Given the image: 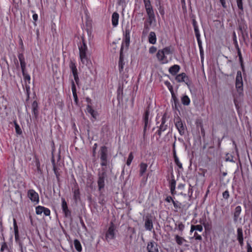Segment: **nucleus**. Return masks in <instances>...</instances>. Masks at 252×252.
<instances>
[{
	"mask_svg": "<svg viewBox=\"0 0 252 252\" xmlns=\"http://www.w3.org/2000/svg\"><path fill=\"white\" fill-rule=\"evenodd\" d=\"M171 54L170 47H167L163 49L159 50L157 53V57L160 63L164 64L168 62L167 55Z\"/></svg>",
	"mask_w": 252,
	"mask_h": 252,
	"instance_id": "1",
	"label": "nucleus"
},
{
	"mask_svg": "<svg viewBox=\"0 0 252 252\" xmlns=\"http://www.w3.org/2000/svg\"><path fill=\"white\" fill-rule=\"evenodd\" d=\"M116 226L113 222L110 223L109 226L105 233V240L109 242L116 237Z\"/></svg>",
	"mask_w": 252,
	"mask_h": 252,
	"instance_id": "2",
	"label": "nucleus"
},
{
	"mask_svg": "<svg viewBox=\"0 0 252 252\" xmlns=\"http://www.w3.org/2000/svg\"><path fill=\"white\" fill-rule=\"evenodd\" d=\"M148 15V18L144 22V29L143 31V34H147L150 30V26L152 24L156 22V18L154 13H147Z\"/></svg>",
	"mask_w": 252,
	"mask_h": 252,
	"instance_id": "3",
	"label": "nucleus"
},
{
	"mask_svg": "<svg viewBox=\"0 0 252 252\" xmlns=\"http://www.w3.org/2000/svg\"><path fill=\"white\" fill-rule=\"evenodd\" d=\"M108 150L106 146H102L99 151L100 164L102 166H106L108 163L107 159Z\"/></svg>",
	"mask_w": 252,
	"mask_h": 252,
	"instance_id": "4",
	"label": "nucleus"
},
{
	"mask_svg": "<svg viewBox=\"0 0 252 252\" xmlns=\"http://www.w3.org/2000/svg\"><path fill=\"white\" fill-rule=\"evenodd\" d=\"M175 125L177 128L179 133L181 135H183L186 131L187 127L185 123H184L181 118L179 117L175 119Z\"/></svg>",
	"mask_w": 252,
	"mask_h": 252,
	"instance_id": "5",
	"label": "nucleus"
},
{
	"mask_svg": "<svg viewBox=\"0 0 252 252\" xmlns=\"http://www.w3.org/2000/svg\"><path fill=\"white\" fill-rule=\"evenodd\" d=\"M235 85L238 91H242L243 90V83L242 73L240 71H238L237 72Z\"/></svg>",
	"mask_w": 252,
	"mask_h": 252,
	"instance_id": "6",
	"label": "nucleus"
},
{
	"mask_svg": "<svg viewBox=\"0 0 252 252\" xmlns=\"http://www.w3.org/2000/svg\"><path fill=\"white\" fill-rule=\"evenodd\" d=\"M103 170L104 169L103 168ZM106 177V172L105 171H104L101 173L98 174V179L97 181V184L98 186V189L99 190H101L104 187V179Z\"/></svg>",
	"mask_w": 252,
	"mask_h": 252,
	"instance_id": "7",
	"label": "nucleus"
},
{
	"mask_svg": "<svg viewBox=\"0 0 252 252\" xmlns=\"http://www.w3.org/2000/svg\"><path fill=\"white\" fill-rule=\"evenodd\" d=\"M62 208L65 217L69 218L71 216V212L68 208L66 202L63 198H62Z\"/></svg>",
	"mask_w": 252,
	"mask_h": 252,
	"instance_id": "8",
	"label": "nucleus"
},
{
	"mask_svg": "<svg viewBox=\"0 0 252 252\" xmlns=\"http://www.w3.org/2000/svg\"><path fill=\"white\" fill-rule=\"evenodd\" d=\"M175 79L178 82H185L188 86L189 85V78L185 73H182L177 75Z\"/></svg>",
	"mask_w": 252,
	"mask_h": 252,
	"instance_id": "9",
	"label": "nucleus"
},
{
	"mask_svg": "<svg viewBox=\"0 0 252 252\" xmlns=\"http://www.w3.org/2000/svg\"><path fill=\"white\" fill-rule=\"evenodd\" d=\"M147 250L148 252H159L157 244L153 241L148 243Z\"/></svg>",
	"mask_w": 252,
	"mask_h": 252,
	"instance_id": "10",
	"label": "nucleus"
},
{
	"mask_svg": "<svg viewBox=\"0 0 252 252\" xmlns=\"http://www.w3.org/2000/svg\"><path fill=\"white\" fill-rule=\"evenodd\" d=\"M28 195L32 201L37 203L39 202L38 194L33 189H30L28 191Z\"/></svg>",
	"mask_w": 252,
	"mask_h": 252,
	"instance_id": "11",
	"label": "nucleus"
},
{
	"mask_svg": "<svg viewBox=\"0 0 252 252\" xmlns=\"http://www.w3.org/2000/svg\"><path fill=\"white\" fill-rule=\"evenodd\" d=\"M145 228L146 230L151 231L153 229V224L152 219L149 216H146L145 219Z\"/></svg>",
	"mask_w": 252,
	"mask_h": 252,
	"instance_id": "12",
	"label": "nucleus"
},
{
	"mask_svg": "<svg viewBox=\"0 0 252 252\" xmlns=\"http://www.w3.org/2000/svg\"><path fill=\"white\" fill-rule=\"evenodd\" d=\"M242 211V208L240 206H237L235 208L233 213V221L235 223L238 221V219Z\"/></svg>",
	"mask_w": 252,
	"mask_h": 252,
	"instance_id": "13",
	"label": "nucleus"
},
{
	"mask_svg": "<svg viewBox=\"0 0 252 252\" xmlns=\"http://www.w3.org/2000/svg\"><path fill=\"white\" fill-rule=\"evenodd\" d=\"M237 238L239 243V244L242 246L244 244V238H243V230L241 227H239L237 229Z\"/></svg>",
	"mask_w": 252,
	"mask_h": 252,
	"instance_id": "14",
	"label": "nucleus"
},
{
	"mask_svg": "<svg viewBox=\"0 0 252 252\" xmlns=\"http://www.w3.org/2000/svg\"><path fill=\"white\" fill-rule=\"evenodd\" d=\"M149 109H147L145 112L144 117H143V121L144 123V132L146 131L147 127H149L150 126V124L149 123Z\"/></svg>",
	"mask_w": 252,
	"mask_h": 252,
	"instance_id": "15",
	"label": "nucleus"
},
{
	"mask_svg": "<svg viewBox=\"0 0 252 252\" xmlns=\"http://www.w3.org/2000/svg\"><path fill=\"white\" fill-rule=\"evenodd\" d=\"M18 57L19 59V60L20 63V65L21 70H24L26 69V63L25 62V59L23 53H19L18 55Z\"/></svg>",
	"mask_w": 252,
	"mask_h": 252,
	"instance_id": "16",
	"label": "nucleus"
},
{
	"mask_svg": "<svg viewBox=\"0 0 252 252\" xmlns=\"http://www.w3.org/2000/svg\"><path fill=\"white\" fill-rule=\"evenodd\" d=\"M147 13H154L150 0H143Z\"/></svg>",
	"mask_w": 252,
	"mask_h": 252,
	"instance_id": "17",
	"label": "nucleus"
},
{
	"mask_svg": "<svg viewBox=\"0 0 252 252\" xmlns=\"http://www.w3.org/2000/svg\"><path fill=\"white\" fill-rule=\"evenodd\" d=\"M124 57L123 55V53L120 52L119 61V63H118L119 70L120 72H121L123 71L124 65L125 64V63L124 62Z\"/></svg>",
	"mask_w": 252,
	"mask_h": 252,
	"instance_id": "18",
	"label": "nucleus"
},
{
	"mask_svg": "<svg viewBox=\"0 0 252 252\" xmlns=\"http://www.w3.org/2000/svg\"><path fill=\"white\" fill-rule=\"evenodd\" d=\"M119 19V14L116 12H114L112 16V24L114 27H116L118 25Z\"/></svg>",
	"mask_w": 252,
	"mask_h": 252,
	"instance_id": "19",
	"label": "nucleus"
},
{
	"mask_svg": "<svg viewBox=\"0 0 252 252\" xmlns=\"http://www.w3.org/2000/svg\"><path fill=\"white\" fill-rule=\"evenodd\" d=\"M130 44V38H125L123 40L122 42L120 52L123 53L125 46L126 47V50H127Z\"/></svg>",
	"mask_w": 252,
	"mask_h": 252,
	"instance_id": "20",
	"label": "nucleus"
},
{
	"mask_svg": "<svg viewBox=\"0 0 252 252\" xmlns=\"http://www.w3.org/2000/svg\"><path fill=\"white\" fill-rule=\"evenodd\" d=\"M82 41H83L82 45H81L80 46H79V56L86 55V52L87 51V46L84 41V39H83Z\"/></svg>",
	"mask_w": 252,
	"mask_h": 252,
	"instance_id": "21",
	"label": "nucleus"
},
{
	"mask_svg": "<svg viewBox=\"0 0 252 252\" xmlns=\"http://www.w3.org/2000/svg\"><path fill=\"white\" fill-rule=\"evenodd\" d=\"M180 69V67L179 65L175 64L169 68V72L172 75H175L179 71Z\"/></svg>",
	"mask_w": 252,
	"mask_h": 252,
	"instance_id": "22",
	"label": "nucleus"
},
{
	"mask_svg": "<svg viewBox=\"0 0 252 252\" xmlns=\"http://www.w3.org/2000/svg\"><path fill=\"white\" fill-rule=\"evenodd\" d=\"M73 198L76 203L80 200V191L78 187H75L73 191Z\"/></svg>",
	"mask_w": 252,
	"mask_h": 252,
	"instance_id": "23",
	"label": "nucleus"
},
{
	"mask_svg": "<svg viewBox=\"0 0 252 252\" xmlns=\"http://www.w3.org/2000/svg\"><path fill=\"white\" fill-rule=\"evenodd\" d=\"M87 111L88 113H89L91 116L93 117V118L94 119H96L97 116L98 115L97 112L94 110L92 107L88 105L87 107Z\"/></svg>",
	"mask_w": 252,
	"mask_h": 252,
	"instance_id": "24",
	"label": "nucleus"
},
{
	"mask_svg": "<svg viewBox=\"0 0 252 252\" xmlns=\"http://www.w3.org/2000/svg\"><path fill=\"white\" fill-rule=\"evenodd\" d=\"M32 113L35 118H37L38 115V104L36 101H34L32 103Z\"/></svg>",
	"mask_w": 252,
	"mask_h": 252,
	"instance_id": "25",
	"label": "nucleus"
},
{
	"mask_svg": "<svg viewBox=\"0 0 252 252\" xmlns=\"http://www.w3.org/2000/svg\"><path fill=\"white\" fill-rule=\"evenodd\" d=\"M175 240L176 243L179 246L182 245L184 243L187 242L186 239H185L183 237L179 236L178 235H175Z\"/></svg>",
	"mask_w": 252,
	"mask_h": 252,
	"instance_id": "26",
	"label": "nucleus"
},
{
	"mask_svg": "<svg viewBox=\"0 0 252 252\" xmlns=\"http://www.w3.org/2000/svg\"><path fill=\"white\" fill-rule=\"evenodd\" d=\"M175 187H176V181L174 178L172 179L170 182V188L171 193L172 195H174L176 194V192L175 191Z\"/></svg>",
	"mask_w": 252,
	"mask_h": 252,
	"instance_id": "27",
	"label": "nucleus"
},
{
	"mask_svg": "<svg viewBox=\"0 0 252 252\" xmlns=\"http://www.w3.org/2000/svg\"><path fill=\"white\" fill-rule=\"evenodd\" d=\"M156 33L153 32H150L149 36V42L152 44H154L156 43Z\"/></svg>",
	"mask_w": 252,
	"mask_h": 252,
	"instance_id": "28",
	"label": "nucleus"
},
{
	"mask_svg": "<svg viewBox=\"0 0 252 252\" xmlns=\"http://www.w3.org/2000/svg\"><path fill=\"white\" fill-rule=\"evenodd\" d=\"M69 68L71 70L73 75L78 74L77 69L75 63L72 61H70L69 63Z\"/></svg>",
	"mask_w": 252,
	"mask_h": 252,
	"instance_id": "29",
	"label": "nucleus"
},
{
	"mask_svg": "<svg viewBox=\"0 0 252 252\" xmlns=\"http://www.w3.org/2000/svg\"><path fill=\"white\" fill-rule=\"evenodd\" d=\"M181 102L184 105H189L190 104V99L187 95H184L181 97Z\"/></svg>",
	"mask_w": 252,
	"mask_h": 252,
	"instance_id": "30",
	"label": "nucleus"
},
{
	"mask_svg": "<svg viewBox=\"0 0 252 252\" xmlns=\"http://www.w3.org/2000/svg\"><path fill=\"white\" fill-rule=\"evenodd\" d=\"M74 247H75V249L78 252H81V251H82V246H81V245L80 244V241L78 240H77V239L74 240Z\"/></svg>",
	"mask_w": 252,
	"mask_h": 252,
	"instance_id": "31",
	"label": "nucleus"
},
{
	"mask_svg": "<svg viewBox=\"0 0 252 252\" xmlns=\"http://www.w3.org/2000/svg\"><path fill=\"white\" fill-rule=\"evenodd\" d=\"M140 166V175L142 176L147 170V164L144 163H141Z\"/></svg>",
	"mask_w": 252,
	"mask_h": 252,
	"instance_id": "32",
	"label": "nucleus"
},
{
	"mask_svg": "<svg viewBox=\"0 0 252 252\" xmlns=\"http://www.w3.org/2000/svg\"><path fill=\"white\" fill-rule=\"evenodd\" d=\"M22 74L24 77V79L25 82L28 81L29 83H30L31 77L30 75H29L26 71V70H24L22 71Z\"/></svg>",
	"mask_w": 252,
	"mask_h": 252,
	"instance_id": "33",
	"label": "nucleus"
},
{
	"mask_svg": "<svg viewBox=\"0 0 252 252\" xmlns=\"http://www.w3.org/2000/svg\"><path fill=\"white\" fill-rule=\"evenodd\" d=\"M80 59L83 64L87 65L89 60L86 55H80Z\"/></svg>",
	"mask_w": 252,
	"mask_h": 252,
	"instance_id": "34",
	"label": "nucleus"
},
{
	"mask_svg": "<svg viewBox=\"0 0 252 252\" xmlns=\"http://www.w3.org/2000/svg\"><path fill=\"white\" fill-rule=\"evenodd\" d=\"M171 95H172V99L173 100L174 102V106L176 108L177 107V105L179 104V100L177 98V97L176 96L174 92L172 93H171Z\"/></svg>",
	"mask_w": 252,
	"mask_h": 252,
	"instance_id": "35",
	"label": "nucleus"
},
{
	"mask_svg": "<svg viewBox=\"0 0 252 252\" xmlns=\"http://www.w3.org/2000/svg\"><path fill=\"white\" fill-rule=\"evenodd\" d=\"M237 49H238V55L239 56V61L241 63V66L242 68V69H244V64L243 63V59H242V56L240 51V49L238 47V45H237Z\"/></svg>",
	"mask_w": 252,
	"mask_h": 252,
	"instance_id": "36",
	"label": "nucleus"
},
{
	"mask_svg": "<svg viewBox=\"0 0 252 252\" xmlns=\"http://www.w3.org/2000/svg\"><path fill=\"white\" fill-rule=\"evenodd\" d=\"M167 126L165 125H160L158 131V135L160 136L161 132L165 131L167 128Z\"/></svg>",
	"mask_w": 252,
	"mask_h": 252,
	"instance_id": "37",
	"label": "nucleus"
},
{
	"mask_svg": "<svg viewBox=\"0 0 252 252\" xmlns=\"http://www.w3.org/2000/svg\"><path fill=\"white\" fill-rule=\"evenodd\" d=\"M197 42H198V46H199V50H200V53L201 60H202V59L203 58V48H202V42H201V39H199V40H197Z\"/></svg>",
	"mask_w": 252,
	"mask_h": 252,
	"instance_id": "38",
	"label": "nucleus"
},
{
	"mask_svg": "<svg viewBox=\"0 0 252 252\" xmlns=\"http://www.w3.org/2000/svg\"><path fill=\"white\" fill-rule=\"evenodd\" d=\"M44 209V207L41 206H38L35 208L36 214L37 215H41Z\"/></svg>",
	"mask_w": 252,
	"mask_h": 252,
	"instance_id": "39",
	"label": "nucleus"
},
{
	"mask_svg": "<svg viewBox=\"0 0 252 252\" xmlns=\"http://www.w3.org/2000/svg\"><path fill=\"white\" fill-rule=\"evenodd\" d=\"M237 2V5L238 8L242 11L243 12L244 8L243 6V0H236Z\"/></svg>",
	"mask_w": 252,
	"mask_h": 252,
	"instance_id": "40",
	"label": "nucleus"
},
{
	"mask_svg": "<svg viewBox=\"0 0 252 252\" xmlns=\"http://www.w3.org/2000/svg\"><path fill=\"white\" fill-rule=\"evenodd\" d=\"M13 225H14V235H15V236L18 235L19 234L18 228V226L17 225L16 220L15 219H13Z\"/></svg>",
	"mask_w": 252,
	"mask_h": 252,
	"instance_id": "41",
	"label": "nucleus"
},
{
	"mask_svg": "<svg viewBox=\"0 0 252 252\" xmlns=\"http://www.w3.org/2000/svg\"><path fill=\"white\" fill-rule=\"evenodd\" d=\"M13 225H14V235H15V236L18 235L19 234L18 228V226L17 225L16 220L15 219H13Z\"/></svg>",
	"mask_w": 252,
	"mask_h": 252,
	"instance_id": "42",
	"label": "nucleus"
},
{
	"mask_svg": "<svg viewBox=\"0 0 252 252\" xmlns=\"http://www.w3.org/2000/svg\"><path fill=\"white\" fill-rule=\"evenodd\" d=\"M173 204L174 205V208L176 209V211H177L178 209H180L181 208V203H180L178 201H173Z\"/></svg>",
	"mask_w": 252,
	"mask_h": 252,
	"instance_id": "43",
	"label": "nucleus"
},
{
	"mask_svg": "<svg viewBox=\"0 0 252 252\" xmlns=\"http://www.w3.org/2000/svg\"><path fill=\"white\" fill-rule=\"evenodd\" d=\"M164 84L167 86L170 93L174 92L173 87L168 81H165Z\"/></svg>",
	"mask_w": 252,
	"mask_h": 252,
	"instance_id": "44",
	"label": "nucleus"
},
{
	"mask_svg": "<svg viewBox=\"0 0 252 252\" xmlns=\"http://www.w3.org/2000/svg\"><path fill=\"white\" fill-rule=\"evenodd\" d=\"M133 159V156L132 153H130L126 161V164L129 166L130 165L132 160Z\"/></svg>",
	"mask_w": 252,
	"mask_h": 252,
	"instance_id": "45",
	"label": "nucleus"
},
{
	"mask_svg": "<svg viewBox=\"0 0 252 252\" xmlns=\"http://www.w3.org/2000/svg\"><path fill=\"white\" fill-rule=\"evenodd\" d=\"M14 125H15V128L16 133L18 134H21L22 133V131L19 126L18 125V124L16 122L14 123Z\"/></svg>",
	"mask_w": 252,
	"mask_h": 252,
	"instance_id": "46",
	"label": "nucleus"
},
{
	"mask_svg": "<svg viewBox=\"0 0 252 252\" xmlns=\"http://www.w3.org/2000/svg\"><path fill=\"white\" fill-rule=\"evenodd\" d=\"M194 32L197 40L200 39V34L198 27L194 28Z\"/></svg>",
	"mask_w": 252,
	"mask_h": 252,
	"instance_id": "47",
	"label": "nucleus"
},
{
	"mask_svg": "<svg viewBox=\"0 0 252 252\" xmlns=\"http://www.w3.org/2000/svg\"><path fill=\"white\" fill-rule=\"evenodd\" d=\"M174 161L176 164L178 166V167L180 169H183L182 164L179 161V159L178 157H175V158H174Z\"/></svg>",
	"mask_w": 252,
	"mask_h": 252,
	"instance_id": "48",
	"label": "nucleus"
},
{
	"mask_svg": "<svg viewBox=\"0 0 252 252\" xmlns=\"http://www.w3.org/2000/svg\"><path fill=\"white\" fill-rule=\"evenodd\" d=\"M230 195L228 190H226L222 193V197L224 199L227 200L229 198Z\"/></svg>",
	"mask_w": 252,
	"mask_h": 252,
	"instance_id": "49",
	"label": "nucleus"
},
{
	"mask_svg": "<svg viewBox=\"0 0 252 252\" xmlns=\"http://www.w3.org/2000/svg\"><path fill=\"white\" fill-rule=\"evenodd\" d=\"M178 228L179 230H180L181 232H182L185 228L184 224L182 222H179L178 224Z\"/></svg>",
	"mask_w": 252,
	"mask_h": 252,
	"instance_id": "50",
	"label": "nucleus"
},
{
	"mask_svg": "<svg viewBox=\"0 0 252 252\" xmlns=\"http://www.w3.org/2000/svg\"><path fill=\"white\" fill-rule=\"evenodd\" d=\"M124 37L130 38V30L128 28L126 29Z\"/></svg>",
	"mask_w": 252,
	"mask_h": 252,
	"instance_id": "51",
	"label": "nucleus"
},
{
	"mask_svg": "<svg viewBox=\"0 0 252 252\" xmlns=\"http://www.w3.org/2000/svg\"><path fill=\"white\" fill-rule=\"evenodd\" d=\"M71 90H72V93L73 92H76L77 91H76V86H75V82L74 81L72 80H71Z\"/></svg>",
	"mask_w": 252,
	"mask_h": 252,
	"instance_id": "52",
	"label": "nucleus"
},
{
	"mask_svg": "<svg viewBox=\"0 0 252 252\" xmlns=\"http://www.w3.org/2000/svg\"><path fill=\"white\" fill-rule=\"evenodd\" d=\"M53 170H54V173L56 175L57 178H58L59 176H60V174L58 172V169L57 168L56 166H53Z\"/></svg>",
	"mask_w": 252,
	"mask_h": 252,
	"instance_id": "53",
	"label": "nucleus"
},
{
	"mask_svg": "<svg viewBox=\"0 0 252 252\" xmlns=\"http://www.w3.org/2000/svg\"><path fill=\"white\" fill-rule=\"evenodd\" d=\"M73 94V98H74V101L76 103V104H78V97H77V92H73L72 93Z\"/></svg>",
	"mask_w": 252,
	"mask_h": 252,
	"instance_id": "54",
	"label": "nucleus"
},
{
	"mask_svg": "<svg viewBox=\"0 0 252 252\" xmlns=\"http://www.w3.org/2000/svg\"><path fill=\"white\" fill-rule=\"evenodd\" d=\"M194 237L196 240H198L199 241H201L202 239L201 236L198 234V233L196 232H195L194 234Z\"/></svg>",
	"mask_w": 252,
	"mask_h": 252,
	"instance_id": "55",
	"label": "nucleus"
},
{
	"mask_svg": "<svg viewBox=\"0 0 252 252\" xmlns=\"http://www.w3.org/2000/svg\"><path fill=\"white\" fill-rule=\"evenodd\" d=\"M74 79L75 80V82L77 86L79 85V78L78 76V74H75V75H73Z\"/></svg>",
	"mask_w": 252,
	"mask_h": 252,
	"instance_id": "56",
	"label": "nucleus"
},
{
	"mask_svg": "<svg viewBox=\"0 0 252 252\" xmlns=\"http://www.w3.org/2000/svg\"><path fill=\"white\" fill-rule=\"evenodd\" d=\"M43 213L46 216H48L50 215V211L49 209L44 207V209L43 211Z\"/></svg>",
	"mask_w": 252,
	"mask_h": 252,
	"instance_id": "57",
	"label": "nucleus"
},
{
	"mask_svg": "<svg viewBox=\"0 0 252 252\" xmlns=\"http://www.w3.org/2000/svg\"><path fill=\"white\" fill-rule=\"evenodd\" d=\"M195 230H197L199 232H201L203 230V227L201 225H195Z\"/></svg>",
	"mask_w": 252,
	"mask_h": 252,
	"instance_id": "58",
	"label": "nucleus"
},
{
	"mask_svg": "<svg viewBox=\"0 0 252 252\" xmlns=\"http://www.w3.org/2000/svg\"><path fill=\"white\" fill-rule=\"evenodd\" d=\"M157 51V48L154 46H152L149 49V53L151 54H153L155 53Z\"/></svg>",
	"mask_w": 252,
	"mask_h": 252,
	"instance_id": "59",
	"label": "nucleus"
},
{
	"mask_svg": "<svg viewBox=\"0 0 252 252\" xmlns=\"http://www.w3.org/2000/svg\"><path fill=\"white\" fill-rule=\"evenodd\" d=\"M158 10H159V12L160 14L162 16H163L164 15V10L163 7L161 6H160L158 8Z\"/></svg>",
	"mask_w": 252,
	"mask_h": 252,
	"instance_id": "60",
	"label": "nucleus"
},
{
	"mask_svg": "<svg viewBox=\"0 0 252 252\" xmlns=\"http://www.w3.org/2000/svg\"><path fill=\"white\" fill-rule=\"evenodd\" d=\"M7 248V244L5 243H3L1 246L0 249V252H2L5 249Z\"/></svg>",
	"mask_w": 252,
	"mask_h": 252,
	"instance_id": "61",
	"label": "nucleus"
},
{
	"mask_svg": "<svg viewBox=\"0 0 252 252\" xmlns=\"http://www.w3.org/2000/svg\"><path fill=\"white\" fill-rule=\"evenodd\" d=\"M247 252H252V248L251 245L248 243L247 245Z\"/></svg>",
	"mask_w": 252,
	"mask_h": 252,
	"instance_id": "62",
	"label": "nucleus"
},
{
	"mask_svg": "<svg viewBox=\"0 0 252 252\" xmlns=\"http://www.w3.org/2000/svg\"><path fill=\"white\" fill-rule=\"evenodd\" d=\"M165 201L167 202H170L171 201H172L173 202V201H174L173 199L172 198V197L171 196H167L165 199Z\"/></svg>",
	"mask_w": 252,
	"mask_h": 252,
	"instance_id": "63",
	"label": "nucleus"
},
{
	"mask_svg": "<svg viewBox=\"0 0 252 252\" xmlns=\"http://www.w3.org/2000/svg\"><path fill=\"white\" fill-rule=\"evenodd\" d=\"M220 1L221 3V4L223 8H226L225 0H220Z\"/></svg>",
	"mask_w": 252,
	"mask_h": 252,
	"instance_id": "64",
	"label": "nucleus"
}]
</instances>
